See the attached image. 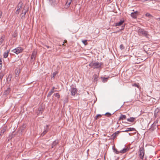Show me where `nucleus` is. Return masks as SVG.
<instances>
[{"label": "nucleus", "mask_w": 160, "mask_h": 160, "mask_svg": "<svg viewBox=\"0 0 160 160\" xmlns=\"http://www.w3.org/2000/svg\"><path fill=\"white\" fill-rule=\"evenodd\" d=\"M2 67V62L1 59L0 58V70Z\"/></svg>", "instance_id": "4c0bfd02"}, {"label": "nucleus", "mask_w": 160, "mask_h": 160, "mask_svg": "<svg viewBox=\"0 0 160 160\" xmlns=\"http://www.w3.org/2000/svg\"><path fill=\"white\" fill-rule=\"evenodd\" d=\"M23 51V49L21 47H18L12 50L13 52L18 54L21 52Z\"/></svg>", "instance_id": "20e7f679"}, {"label": "nucleus", "mask_w": 160, "mask_h": 160, "mask_svg": "<svg viewBox=\"0 0 160 160\" xmlns=\"http://www.w3.org/2000/svg\"><path fill=\"white\" fill-rule=\"evenodd\" d=\"M125 48L123 45L122 44H121L120 46V48L121 50H122L124 49Z\"/></svg>", "instance_id": "72a5a7b5"}, {"label": "nucleus", "mask_w": 160, "mask_h": 160, "mask_svg": "<svg viewBox=\"0 0 160 160\" xmlns=\"http://www.w3.org/2000/svg\"><path fill=\"white\" fill-rule=\"evenodd\" d=\"M160 112V108H157L155 109V110L154 111V113L155 114H157L159 112Z\"/></svg>", "instance_id": "393cba45"}, {"label": "nucleus", "mask_w": 160, "mask_h": 160, "mask_svg": "<svg viewBox=\"0 0 160 160\" xmlns=\"http://www.w3.org/2000/svg\"><path fill=\"white\" fill-rule=\"evenodd\" d=\"M9 52H5L3 54V57L4 58H6L8 56Z\"/></svg>", "instance_id": "bb28decb"}, {"label": "nucleus", "mask_w": 160, "mask_h": 160, "mask_svg": "<svg viewBox=\"0 0 160 160\" xmlns=\"http://www.w3.org/2000/svg\"><path fill=\"white\" fill-rule=\"evenodd\" d=\"M55 89V87H53L52 88V89H51L53 91H54V90Z\"/></svg>", "instance_id": "8fccbe9b"}, {"label": "nucleus", "mask_w": 160, "mask_h": 160, "mask_svg": "<svg viewBox=\"0 0 160 160\" xmlns=\"http://www.w3.org/2000/svg\"><path fill=\"white\" fill-rule=\"evenodd\" d=\"M121 132L118 131L115 132L112 134V136H113L114 138H116L117 135H118Z\"/></svg>", "instance_id": "a211bd4d"}, {"label": "nucleus", "mask_w": 160, "mask_h": 160, "mask_svg": "<svg viewBox=\"0 0 160 160\" xmlns=\"http://www.w3.org/2000/svg\"><path fill=\"white\" fill-rule=\"evenodd\" d=\"M54 92V91H53L52 90H51V91L49 92L48 93V94L47 95V97H50L51 95L52 94V93H53Z\"/></svg>", "instance_id": "4be33fe9"}, {"label": "nucleus", "mask_w": 160, "mask_h": 160, "mask_svg": "<svg viewBox=\"0 0 160 160\" xmlns=\"http://www.w3.org/2000/svg\"><path fill=\"white\" fill-rule=\"evenodd\" d=\"M12 75L11 74H9L8 75V78H7V81L8 80L9 81H10L12 78Z\"/></svg>", "instance_id": "412c9836"}, {"label": "nucleus", "mask_w": 160, "mask_h": 160, "mask_svg": "<svg viewBox=\"0 0 160 160\" xmlns=\"http://www.w3.org/2000/svg\"><path fill=\"white\" fill-rule=\"evenodd\" d=\"M102 65V63L101 62H92L90 63L89 66L93 68H100Z\"/></svg>", "instance_id": "f03ea898"}, {"label": "nucleus", "mask_w": 160, "mask_h": 160, "mask_svg": "<svg viewBox=\"0 0 160 160\" xmlns=\"http://www.w3.org/2000/svg\"><path fill=\"white\" fill-rule=\"evenodd\" d=\"M29 8L28 6H25L22 11H26L27 12Z\"/></svg>", "instance_id": "a878e982"}, {"label": "nucleus", "mask_w": 160, "mask_h": 160, "mask_svg": "<svg viewBox=\"0 0 160 160\" xmlns=\"http://www.w3.org/2000/svg\"><path fill=\"white\" fill-rule=\"evenodd\" d=\"M132 86L136 87L138 88H139L140 86L139 85V83H135L132 84Z\"/></svg>", "instance_id": "b1692460"}, {"label": "nucleus", "mask_w": 160, "mask_h": 160, "mask_svg": "<svg viewBox=\"0 0 160 160\" xmlns=\"http://www.w3.org/2000/svg\"><path fill=\"white\" fill-rule=\"evenodd\" d=\"M105 115H107L108 117H109L111 116L112 114L109 112H107L105 113Z\"/></svg>", "instance_id": "e433bc0d"}, {"label": "nucleus", "mask_w": 160, "mask_h": 160, "mask_svg": "<svg viewBox=\"0 0 160 160\" xmlns=\"http://www.w3.org/2000/svg\"><path fill=\"white\" fill-rule=\"evenodd\" d=\"M5 131L6 129L5 128H3L1 131L0 135L1 136H2Z\"/></svg>", "instance_id": "5701e85b"}, {"label": "nucleus", "mask_w": 160, "mask_h": 160, "mask_svg": "<svg viewBox=\"0 0 160 160\" xmlns=\"http://www.w3.org/2000/svg\"><path fill=\"white\" fill-rule=\"evenodd\" d=\"M159 19H160V18H159Z\"/></svg>", "instance_id": "5fc2aeb1"}, {"label": "nucleus", "mask_w": 160, "mask_h": 160, "mask_svg": "<svg viewBox=\"0 0 160 160\" xmlns=\"http://www.w3.org/2000/svg\"><path fill=\"white\" fill-rule=\"evenodd\" d=\"M55 146L54 145H53V144H52V148H53Z\"/></svg>", "instance_id": "de8ad7c7"}, {"label": "nucleus", "mask_w": 160, "mask_h": 160, "mask_svg": "<svg viewBox=\"0 0 160 160\" xmlns=\"http://www.w3.org/2000/svg\"><path fill=\"white\" fill-rule=\"evenodd\" d=\"M58 143V140H55L53 142L52 144H53V145H54L55 146H56Z\"/></svg>", "instance_id": "473e14b6"}, {"label": "nucleus", "mask_w": 160, "mask_h": 160, "mask_svg": "<svg viewBox=\"0 0 160 160\" xmlns=\"http://www.w3.org/2000/svg\"><path fill=\"white\" fill-rule=\"evenodd\" d=\"M27 12L26 11H24V12H22V14H24V15H26V13Z\"/></svg>", "instance_id": "c03bdc74"}, {"label": "nucleus", "mask_w": 160, "mask_h": 160, "mask_svg": "<svg viewBox=\"0 0 160 160\" xmlns=\"http://www.w3.org/2000/svg\"><path fill=\"white\" fill-rule=\"evenodd\" d=\"M145 16H146L147 17H148L149 18L152 17V15L150 14V13H146L145 15Z\"/></svg>", "instance_id": "7c9ffc66"}, {"label": "nucleus", "mask_w": 160, "mask_h": 160, "mask_svg": "<svg viewBox=\"0 0 160 160\" xmlns=\"http://www.w3.org/2000/svg\"><path fill=\"white\" fill-rule=\"evenodd\" d=\"M49 125H46V128H45V129H48V127H49Z\"/></svg>", "instance_id": "37998d69"}, {"label": "nucleus", "mask_w": 160, "mask_h": 160, "mask_svg": "<svg viewBox=\"0 0 160 160\" xmlns=\"http://www.w3.org/2000/svg\"><path fill=\"white\" fill-rule=\"evenodd\" d=\"M138 33L139 36H142L147 38H149L150 35L148 31L141 28L138 27Z\"/></svg>", "instance_id": "f257e3e1"}, {"label": "nucleus", "mask_w": 160, "mask_h": 160, "mask_svg": "<svg viewBox=\"0 0 160 160\" xmlns=\"http://www.w3.org/2000/svg\"><path fill=\"white\" fill-rule=\"evenodd\" d=\"M56 73L54 72L53 73L52 75H53V77L54 78L55 76L56 75Z\"/></svg>", "instance_id": "79ce46f5"}, {"label": "nucleus", "mask_w": 160, "mask_h": 160, "mask_svg": "<svg viewBox=\"0 0 160 160\" xmlns=\"http://www.w3.org/2000/svg\"><path fill=\"white\" fill-rule=\"evenodd\" d=\"M102 82H106L108 79V78H102Z\"/></svg>", "instance_id": "c85d7f7f"}, {"label": "nucleus", "mask_w": 160, "mask_h": 160, "mask_svg": "<svg viewBox=\"0 0 160 160\" xmlns=\"http://www.w3.org/2000/svg\"><path fill=\"white\" fill-rule=\"evenodd\" d=\"M126 116L125 115L121 114L119 119V120H123L126 119Z\"/></svg>", "instance_id": "ddd939ff"}, {"label": "nucleus", "mask_w": 160, "mask_h": 160, "mask_svg": "<svg viewBox=\"0 0 160 160\" xmlns=\"http://www.w3.org/2000/svg\"><path fill=\"white\" fill-rule=\"evenodd\" d=\"M44 46L48 48H50L49 46H47L46 45H45Z\"/></svg>", "instance_id": "49530a36"}, {"label": "nucleus", "mask_w": 160, "mask_h": 160, "mask_svg": "<svg viewBox=\"0 0 160 160\" xmlns=\"http://www.w3.org/2000/svg\"><path fill=\"white\" fill-rule=\"evenodd\" d=\"M54 95L56 97H57L59 99L60 98V95L58 93H54Z\"/></svg>", "instance_id": "c756f323"}, {"label": "nucleus", "mask_w": 160, "mask_h": 160, "mask_svg": "<svg viewBox=\"0 0 160 160\" xmlns=\"http://www.w3.org/2000/svg\"><path fill=\"white\" fill-rule=\"evenodd\" d=\"M2 12L0 11V18H1L2 16Z\"/></svg>", "instance_id": "a18cd8bd"}, {"label": "nucleus", "mask_w": 160, "mask_h": 160, "mask_svg": "<svg viewBox=\"0 0 160 160\" xmlns=\"http://www.w3.org/2000/svg\"><path fill=\"white\" fill-rule=\"evenodd\" d=\"M124 22V21L123 20H121L119 22H117L116 23V26H120Z\"/></svg>", "instance_id": "4468645a"}, {"label": "nucleus", "mask_w": 160, "mask_h": 160, "mask_svg": "<svg viewBox=\"0 0 160 160\" xmlns=\"http://www.w3.org/2000/svg\"><path fill=\"white\" fill-rule=\"evenodd\" d=\"M124 27H125V25H123L122 26V27H121V28L120 29V30H123L124 28Z\"/></svg>", "instance_id": "a19ab883"}, {"label": "nucleus", "mask_w": 160, "mask_h": 160, "mask_svg": "<svg viewBox=\"0 0 160 160\" xmlns=\"http://www.w3.org/2000/svg\"><path fill=\"white\" fill-rule=\"evenodd\" d=\"M20 72V70L19 69H17L15 71V76L16 77H18Z\"/></svg>", "instance_id": "9b49d317"}, {"label": "nucleus", "mask_w": 160, "mask_h": 160, "mask_svg": "<svg viewBox=\"0 0 160 160\" xmlns=\"http://www.w3.org/2000/svg\"><path fill=\"white\" fill-rule=\"evenodd\" d=\"M138 12V11H136L133 12H132L131 14V17L134 18H136L137 15V13Z\"/></svg>", "instance_id": "f8f14e48"}, {"label": "nucleus", "mask_w": 160, "mask_h": 160, "mask_svg": "<svg viewBox=\"0 0 160 160\" xmlns=\"http://www.w3.org/2000/svg\"><path fill=\"white\" fill-rule=\"evenodd\" d=\"M128 149V148H125L122 149V150L120 151V153H123L126 152Z\"/></svg>", "instance_id": "6ab92c4d"}, {"label": "nucleus", "mask_w": 160, "mask_h": 160, "mask_svg": "<svg viewBox=\"0 0 160 160\" xmlns=\"http://www.w3.org/2000/svg\"><path fill=\"white\" fill-rule=\"evenodd\" d=\"M72 1V0H67L64 6L65 8H68L69 7Z\"/></svg>", "instance_id": "423d86ee"}, {"label": "nucleus", "mask_w": 160, "mask_h": 160, "mask_svg": "<svg viewBox=\"0 0 160 160\" xmlns=\"http://www.w3.org/2000/svg\"><path fill=\"white\" fill-rule=\"evenodd\" d=\"M3 39L2 38V37L1 38H0V45L2 44V43L3 41Z\"/></svg>", "instance_id": "ea45409f"}, {"label": "nucleus", "mask_w": 160, "mask_h": 160, "mask_svg": "<svg viewBox=\"0 0 160 160\" xmlns=\"http://www.w3.org/2000/svg\"><path fill=\"white\" fill-rule=\"evenodd\" d=\"M37 54V52L35 50H34L31 56V59L33 60V59H35L36 58V56Z\"/></svg>", "instance_id": "9d476101"}, {"label": "nucleus", "mask_w": 160, "mask_h": 160, "mask_svg": "<svg viewBox=\"0 0 160 160\" xmlns=\"http://www.w3.org/2000/svg\"><path fill=\"white\" fill-rule=\"evenodd\" d=\"M71 89L69 91L71 93V95L73 96H75L76 94L78 92V90L77 89L76 86L73 85L71 86Z\"/></svg>", "instance_id": "7ed1b4c3"}, {"label": "nucleus", "mask_w": 160, "mask_h": 160, "mask_svg": "<svg viewBox=\"0 0 160 160\" xmlns=\"http://www.w3.org/2000/svg\"><path fill=\"white\" fill-rule=\"evenodd\" d=\"M102 116L100 114H98L95 117V119H98L99 118H100Z\"/></svg>", "instance_id": "2f4dec72"}, {"label": "nucleus", "mask_w": 160, "mask_h": 160, "mask_svg": "<svg viewBox=\"0 0 160 160\" xmlns=\"http://www.w3.org/2000/svg\"><path fill=\"white\" fill-rule=\"evenodd\" d=\"M156 127H157V126L156 125L153 123L152 125L151 128L149 129L148 131L149 132H152L155 130Z\"/></svg>", "instance_id": "0eeeda50"}, {"label": "nucleus", "mask_w": 160, "mask_h": 160, "mask_svg": "<svg viewBox=\"0 0 160 160\" xmlns=\"http://www.w3.org/2000/svg\"><path fill=\"white\" fill-rule=\"evenodd\" d=\"M128 72V71H126V73H127V72Z\"/></svg>", "instance_id": "603ef678"}, {"label": "nucleus", "mask_w": 160, "mask_h": 160, "mask_svg": "<svg viewBox=\"0 0 160 160\" xmlns=\"http://www.w3.org/2000/svg\"><path fill=\"white\" fill-rule=\"evenodd\" d=\"M98 76L96 74H95L93 76V79L94 80V82H97V81H98Z\"/></svg>", "instance_id": "dca6fc26"}, {"label": "nucleus", "mask_w": 160, "mask_h": 160, "mask_svg": "<svg viewBox=\"0 0 160 160\" xmlns=\"http://www.w3.org/2000/svg\"><path fill=\"white\" fill-rule=\"evenodd\" d=\"M51 0H49V1H51Z\"/></svg>", "instance_id": "864d4df0"}, {"label": "nucleus", "mask_w": 160, "mask_h": 160, "mask_svg": "<svg viewBox=\"0 0 160 160\" xmlns=\"http://www.w3.org/2000/svg\"><path fill=\"white\" fill-rule=\"evenodd\" d=\"M144 155V150L143 148H140L139 150V156L141 159H143Z\"/></svg>", "instance_id": "39448f33"}, {"label": "nucleus", "mask_w": 160, "mask_h": 160, "mask_svg": "<svg viewBox=\"0 0 160 160\" xmlns=\"http://www.w3.org/2000/svg\"><path fill=\"white\" fill-rule=\"evenodd\" d=\"M39 110L40 111H41V109L40 108H39Z\"/></svg>", "instance_id": "3c124183"}, {"label": "nucleus", "mask_w": 160, "mask_h": 160, "mask_svg": "<svg viewBox=\"0 0 160 160\" xmlns=\"http://www.w3.org/2000/svg\"><path fill=\"white\" fill-rule=\"evenodd\" d=\"M10 90L9 88H8L4 92V94L5 95H7L10 92Z\"/></svg>", "instance_id": "aec40b11"}, {"label": "nucleus", "mask_w": 160, "mask_h": 160, "mask_svg": "<svg viewBox=\"0 0 160 160\" xmlns=\"http://www.w3.org/2000/svg\"><path fill=\"white\" fill-rule=\"evenodd\" d=\"M135 119L136 118H135L131 117L130 118H128L127 120L128 122H134Z\"/></svg>", "instance_id": "f3484780"}, {"label": "nucleus", "mask_w": 160, "mask_h": 160, "mask_svg": "<svg viewBox=\"0 0 160 160\" xmlns=\"http://www.w3.org/2000/svg\"><path fill=\"white\" fill-rule=\"evenodd\" d=\"M55 146L54 145H53V144H52V148H53Z\"/></svg>", "instance_id": "09e8293b"}, {"label": "nucleus", "mask_w": 160, "mask_h": 160, "mask_svg": "<svg viewBox=\"0 0 160 160\" xmlns=\"http://www.w3.org/2000/svg\"><path fill=\"white\" fill-rule=\"evenodd\" d=\"M87 40H82V42L85 45H87L88 44V43H87Z\"/></svg>", "instance_id": "f704fd0d"}, {"label": "nucleus", "mask_w": 160, "mask_h": 160, "mask_svg": "<svg viewBox=\"0 0 160 160\" xmlns=\"http://www.w3.org/2000/svg\"><path fill=\"white\" fill-rule=\"evenodd\" d=\"M135 130V128H127L126 130L124 131H122V132H127L128 131H133Z\"/></svg>", "instance_id": "1a4fd4ad"}, {"label": "nucleus", "mask_w": 160, "mask_h": 160, "mask_svg": "<svg viewBox=\"0 0 160 160\" xmlns=\"http://www.w3.org/2000/svg\"><path fill=\"white\" fill-rule=\"evenodd\" d=\"M22 3H19L18 7V9L15 12L17 14H19V11L20 10V9L22 8Z\"/></svg>", "instance_id": "6e6552de"}, {"label": "nucleus", "mask_w": 160, "mask_h": 160, "mask_svg": "<svg viewBox=\"0 0 160 160\" xmlns=\"http://www.w3.org/2000/svg\"><path fill=\"white\" fill-rule=\"evenodd\" d=\"M48 129H45V130L42 133L41 135H42V136H44L48 132Z\"/></svg>", "instance_id": "cd10ccee"}, {"label": "nucleus", "mask_w": 160, "mask_h": 160, "mask_svg": "<svg viewBox=\"0 0 160 160\" xmlns=\"http://www.w3.org/2000/svg\"><path fill=\"white\" fill-rule=\"evenodd\" d=\"M113 150L117 154H119L120 153V151H118L116 148H114Z\"/></svg>", "instance_id": "c9c22d12"}, {"label": "nucleus", "mask_w": 160, "mask_h": 160, "mask_svg": "<svg viewBox=\"0 0 160 160\" xmlns=\"http://www.w3.org/2000/svg\"><path fill=\"white\" fill-rule=\"evenodd\" d=\"M21 18L22 19H23L25 18V15H24V14H22V13L21 14Z\"/></svg>", "instance_id": "58836bf2"}, {"label": "nucleus", "mask_w": 160, "mask_h": 160, "mask_svg": "<svg viewBox=\"0 0 160 160\" xmlns=\"http://www.w3.org/2000/svg\"><path fill=\"white\" fill-rule=\"evenodd\" d=\"M4 75L5 74L3 72H0V83L2 82V80Z\"/></svg>", "instance_id": "2eb2a0df"}]
</instances>
